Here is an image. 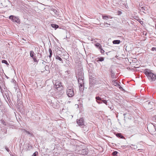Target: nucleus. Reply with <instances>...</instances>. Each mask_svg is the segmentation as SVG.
<instances>
[{"label": "nucleus", "mask_w": 156, "mask_h": 156, "mask_svg": "<svg viewBox=\"0 0 156 156\" xmlns=\"http://www.w3.org/2000/svg\"><path fill=\"white\" fill-rule=\"evenodd\" d=\"M127 115V113H124V114H123V115H124V119H125V118H126V115Z\"/></svg>", "instance_id": "41"}, {"label": "nucleus", "mask_w": 156, "mask_h": 156, "mask_svg": "<svg viewBox=\"0 0 156 156\" xmlns=\"http://www.w3.org/2000/svg\"><path fill=\"white\" fill-rule=\"evenodd\" d=\"M140 9L141 10H142V12H144V11L145 10V9H144V8L143 7H141Z\"/></svg>", "instance_id": "36"}, {"label": "nucleus", "mask_w": 156, "mask_h": 156, "mask_svg": "<svg viewBox=\"0 0 156 156\" xmlns=\"http://www.w3.org/2000/svg\"><path fill=\"white\" fill-rule=\"evenodd\" d=\"M30 56L32 58H34L35 55V54L34 53V51H31L30 52Z\"/></svg>", "instance_id": "16"}, {"label": "nucleus", "mask_w": 156, "mask_h": 156, "mask_svg": "<svg viewBox=\"0 0 156 156\" xmlns=\"http://www.w3.org/2000/svg\"><path fill=\"white\" fill-rule=\"evenodd\" d=\"M9 19L11 20L13 22H16L18 24L20 23V20L17 17L13 15H11L9 17Z\"/></svg>", "instance_id": "7"}, {"label": "nucleus", "mask_w": 156, "mask_h": 156, "mask_svg": "<svg viewBox=\"0 0 156 156\" xmlns=\"http://www.w3.org/2000/svg\"><path fill=\"white\" fill-rule=\"evenodd\" d=\"M38 152L36 151L33 154L32 156H37L38 155Z\"/></svg>", "instance_id": "32"}, {"label": "nucleus", "mask_w": 156, "mask_h": 156, "mask_svg": "<svg viewBox=\"0 0 156 156\" xmlns=\"http://www.w3.org/2000/svg\"><path fill=\"white\" fill-rule=\"evenodd\" d=\"M155 119L156 121V116H155Z\"/></svg>", "instance_id": "47"}, {"label": "nucleus", "mask_w": 156, "mask_h": 156, "mask_svg": "<svg viewBox=\"0 0 156 156\" xmlns=\"http://www.w3.org/2000/svg\"><path fill=\"white\" fill-rule=\"evenodd\" d=\"M102 98H103L102 97V95H101V97H99V96L96 97H95V99H96V101H101L102 100Z\"/></svg>", "instance_id": "14"}, {"label": "nucleus", "mask_w": 156, "mask_h": 156, "mask_svg": "<svg viewBox=\"0 0 156 156\" xmlns=\"http://www.w3.org/2000/svg\"><path fill=\"white\" fill-rule=\"evenodd\" d=\"M130 147L133 149H136L137 148V146L136 145L131 144Z\"/></svg>", "instance_id": "23"}, {"label": "nucleus", "mask_w": 156, "mask_h": 156, "mask_svg": "<svg viewBox=\"0 0 156 156\" xmlns=\"http://www.w3.org/2000/svg\"><path fill=\"white\" fill-rule=\"evenodd\" d=\"M6 78H7V79L9 78V77H8L7 76H6Z\"/></svg>", "instance_id": "45"}, {"label": "nucleus", "mask_w": 156, "mask_h": 156, "mask_svg": "<svg viewBox=\"0 0 156 156\" xmlns=\"http://www.w3.org/2000/svg\"><path fill=\"white\" fill-rule=\"evenodd\" d=\"M97 101V102L98 104H101L102 103V101L101 102V101Z\"/></svg>", "instance_id": "40"}, {"label": "nucleus", "mask_w": 156, "mask_h": 156, "mask_svg": "<svg viewBox=\"0 0 156 156\" xmlns=\"http://www.w3.org/2000/svg\"><path fill=\"white\" fill-rule=\"evenodd\" d=\"M48 102L51 106L54 108H58L59 107V104L57 103V100L55 98H53V100L48 99Z\"/></svg>", "instance_id": "3"}, {"label": "nucleus", "mask_w": 156, "mask_h": 156, "mask_svg": "<svg viewBox=\"0 0 156 156\" xmlns=\"http://www.w3.org/2000/svg\"><path fill=\"white\" fill-rule=\"evenodd\" d=\"M23 132H25L27 133L28 134L30 135V136H32L33 135V134L32 133H30L29 132L26 130L25 129H23Z\"/></svg>", "instance_id": "25"}, {"label": "nucleus", "mask_w": 156, "mask_h": 156, "mask_svg": "<svg viewBox=\"0 0 156 156\" xmlns=\"http://www.w3.org/2000/svg\"><path fill=\"white\" fill-rule=\"evenodd\" d=\"M99 49L101 54H103L104 53L105 51L103 49L102 47H101V48H99Z\"/></svg>", "instance_id": "27"}, {"label": "nucleus", "mask_w": 156, "mask_h": 156, "mask_svg": "<svg viewBox=\"0 0 156 156\" xmlns=\"http://www.w3.org/2000/svg\"><path fill=\"white\" fill-rule=\"evenodd\" d=\"M55 58L57 60H59L62 63H63V61L62 60V59L59 56L57 55L55 57Z\"/></svg>", "instance_id": "20"}, {"label": "nucleus", "mask_w": 156, "mask_h": 156, "mask_svg": "<svg viewBox=\"0 0 156 156\" xmlns=\"http://www.w3.org/2000/svg\"><path fill=\"white\" fill-rule=\"evenodd\" d=\"M77 73V74L76 76V77L77 78H84L83 73L82 72V70L81 69H80L79 70H78Z\"/></svg>", "instance_id": "9"}, {"label": "nucleus", "mask_w": 156, "mask_h": 156, "mask_svg": "<svg viewBox=\"0 0 156 156\" xmlns=\"http://www.w3.org/2000/svg\"><path fill=\"white\" fill-rule=\"evenodd\" d=\"M150 102H149V104H150Z\"/></svg>", "instance_id": "48"}, {"label": "nucleus", "mask_w": 156, "mask_h": 156, "mask_svg": "<svg viewBox=\"0 0 156 156\" xmlns=\"http://www.w3.org/2000/svg\"><path fill=\"white\" fill-rule=\"evenodd\" d=\"M102 98H103L102 97V95H101V97H99V96L96 97H95V99H96V101H101L102 100Z\"/></svg>", "instance_id": "13"}, {"label": "nucleus", "mask_w": 156, "mask_h": 156, "mask_svg": "<svg viewBox=\"0 0 156 156\" xmlns=\"http://www.w3.org/2000/svg\"><path fill=\"white\" fill-rule=\"evenodd\" d=\"M147 129L148 131L151 133H153L156 131L155 127L152 124H149L147 126Z\"/></svg>", "instance_id": "6"}, {"label": "nucleus", "mask_w": 156, "mask_h": 156, "mask_svg": "<svg viewBox=\"0 0 156 156\" xmlns=\"http://www.w3.org/2000/svg\"><path fill=\"white\" fill-rule=\"evenodd\" d=\"M111 77L112 78H114V77H115L114 73V72H113L112 71H111Z\"/></svg>", "instance_id": "26"}, {"label": "nucleus", "mask_w": 156, "mask_h": 156, "mask_svg": "<svg viewBox=\"0 0 156 156\" xmlns=\"http://www.w3.org/2000/svg\"><path fill=\"white\" fill-rule=\"evenodd\" d=\"M144 73L151 82L154 81L156 80V75L152 73L150 69H145L144 70Z\"/></svg>", "instance_id": "2"}, {"label": "nucleus", "mask_w": 156, "mask_h": 156, "mask_svg": "<svg viewBox=\"0 0 156 156\" xmlns=\"http://www.w3.org/2000/svg\"><path fill=\"white\" fill-rule=\"evenodd\" d=\"M104 58L103 57H98L96 58V61L97 62H102L104 61Z\"/></svg>", "instance_id": "15"}, {"label": "nucleus", "mask_w": 156, "mask_h": 156, "mask_svg": "<svg viewBox=\"0 0 156 156\" xmlns=\"http://www.w3.org/2000/svg\"><path fill=\"white\" fill-rule=\"evenodd\" d=\"M1 92L3 95V96L5 99L6 101V98L9 101V98L8 94V91L9 90L7 88H1Z\"/></svg>", "instance_id": "5"}, {"label": "nucleus", "mask_w": 156, "mask_h": 156, "mask_svg": "<svg viewBox=\"0 0 156 156\" xmlns=\"http://www.w3.org/2000/svg\"><path fill=\"white\" fill-rule=\"evenodd\" d=\"M1 121L3 124L5 125H6V123L3 120H1Z\"/></svg>", "instance_id": "34"}, {"label": "nucleus", "mask_w": 156, "mask_h": 156, "mask_svg": "<svg viewBox=\"0 0 156 156\" xmlns=\"http://www.w3.org/2000/svg\"><path fill=\"white\" fill-rule=\"evenodd\" d=\"M34 62H37V63L38 62V61H37V60L36 59V58H35V57H34V58H32Z\"/></svg>", "instance_id": "35"}, {"label": "nucleus", "mask_w": 156, "mask_h": 156, "mask_svg": "<svg viewBox=\"0 0 156 156\" xmlns=\"http://www.w3.org/2000/svg\"><path fill=\"white\" fill-rule=\"evenodd\" d=\"M102 18L104 20H107L108 18V16H102Z\"/></svg>", "instance_id": "30"}, {"label": "nucleus", "mask_w": 156, "mask_h": 156, "mask_svg": "<svg viewBox=\"0 0 156 156\" xmlns=\"http://www.w3.org/2000/svg\"><path fill=\"white\" fill-rule=\"evenodd\" d=\"M151 50L152 51H156V48L155 47H153L152 48Z\"/></svg>", "instance_id": "38"}, {"label": "nucleus", "mask_w": 156, "mask_h": 156, "mask_svg": "<svg viewBox=\"0 0 156 156\" xmlns=\"http://www.w3.org/2000/svg\"><path fill=\"white\" fill-rule=\"evenodd\" d=\"M59 51L61 52V51L60 50H59Z\"/></svg>", "instance_id": "49"}, {"label": "nucleus", "mask_w": 156, "mask_h": 156, "mask_svg": "<svg viewBox=\"0 0 156 156\" xmlns=\"http://www.w3.org/2000/svg\"><path fill=\"white\" fill-rule=\"evenodd\" d=\"M112 83L113 84H114L115 86H120L119 83L116 81V80H113L112 81Z\"/></svg>", "instance_id": "24"}, {"label": "nucleus", "mask_w": 156, "mask_h": 156, "mask_svg": "<svg viewBox=\"0 0 156 156\" xmlns=\"http://www.w3.org/2000/svg\"><path fill=\"white\" fill-rule=\"evenodd\" d=\"M66 93L69 97H72L74 95V91L73 86H69L67 88Z\"/></svg>", "instance_id": "4"}, {"label": "nucleus", "mask_w": 156, "mask_h": 156, "mask_svg": "<svg viewBox=\"0 0 156 156\" xmlns=\"http://www.w3.org/2000/svg\"><path fill=\"white\" fill-rule=\"evenodd\" d=\"M76 122L79 126L81 127H82L85 125L84 119L83 118L77 119L76 120Z\"/></svg>", "instance_id": "8"}, {"label": "nucleus", "mask_w": 156, "mask_h": 156, "mask_svg": "<svg viewBox=\"0 0 156 156\" xmlns=\"http://www.w3.org/2000/svg\"><path fill=\"white\" fill-rule=\"evenodd\" d=\"M102 101L106 105H108V104H107V101L106 100H102Z\"/></svg>", "instance_id": "31"}, {"label": "nucleus", "mask_w": 156, "mask_h": 156, "mask_svg": "<svg viewBox=\"0 0 156 156\" xmlns=\"http://www.w3.org/2000/svg\"><path fill=\"white\" fill-rule=\"evenodd\" d=\"M51 56H52L51 55H50L48 56L49 58H50L51 57Z\"/></svg>", "instance_id": "44"}, {"label": "nucleus", "mask_w": 156, "mask_h": 156, "mask_svg": "<svg viewBox=\"0 0 156 156\" xmlns=\"http://www.w3.org/2000/svg\"><path fill=\"white\" fill-rule=\"evenodd\" d=\"M121 41L119 40H115L112 41L113 43L114 44H118Z\"/></svg>", "instance_id": "17"}, {"label": "nucleus", "mask_w": 156, "mask_h": 156, "mask_svg": "<svg viewBox=\"0 0 156 156\" xmlns=\"http://www.w3.org/2000/svg\"><path fill=\"white\" fill-rule=\"evenodd\" d=\"M51 26L52 27L55 28V30L58 28L59 27V26L58 25L54 24H51Z\"/></svg>", "instance_id": "19"}, {"label": "nucleus", "mask_w": 156, "mask_h": 156, "mask_svg": "<svg viewBox=\"0 0 156 156\" xmlns=\"http://www.w3.org/2000/svg\"><path fill=\"white\" fill-rule=\"evenodd\" d=\"M84 78H78V83L80 84V87H82L83 84V80Z\"/></svg>", "instance_id": "11"}, {"label": "nucleus", "mask_w": 156, "mask_h": 156, "mask_svg": "<svg viewBox=\"0 0 156 156\" xmlns=\"http://www.w3.org/2000/svg\"><path fill=\"white\" fill-rule=\"evenodd\" d=\"M108 107L112 110L113 109V106H111V107L110 106H108Z\"/></svg>", "instance_id": "39"}, {"label": "nucleus", "mask_w": 156, "mask_h": 156, "mask_svg": "<svg viewBox=\"0 0 156 156\" xmlns=\"http://www.w3.org/2000/svg\"><path fill=\"white\" fill-rule=\"evenodd\" d=\"M2 63H4L6 65H9V64L7 62L6 60H2Z\"/></svg>", "instance_id": "28"}, {"label": "nucleus", "mask_w": 156, "mask_h": 156, "mask_svg": "<svg viewBox=\"0 0 156 156\" xmlns=\"http://www.w3.org/2000/svg\"><path fill=\"white\" fill-rule=\"evenodd\" d=\"M116 136L119 138L122 139H123L124 138V137L120 133H117L116 134Z\"/></svg>", "instance_id": "18"}, {"label": "nucleus", "mask_w": 156, "mask_h": 156, "mask_svg": "<svg viewBox=\"0 0 156 156\" xmlns=\"http://www.w3.org/2000/svg\"><path fill=\"white\" fill-rule=\"evenodd\" d=\"M74 147H76V151L79 154L83 155H87L88 153V150L84 146L81 145L80 146H73Z\"/></svg>", "instance_id": "1"}, {"label": "nucleus", "mask_w": 156, "mask_h": 156, "mask_svg": "<svg viewBox=\"0 0 156 156\" xmlns=\"http://www.w3.org/2000/svg\"><path fill=\"white\" fill-rule=\"evenodd\" d=\"M107 24V25H108L109 26H110L111 25V24H109V23H105V22L104 23V25L106 26H107V27H108V26H106V25Z\"/></svg>", "instance_id": "37"}, {"label": "nucleus", "mask_w": 156, "mask_h": 156, "mask_svg": "<svg viewBox=\"0 0 156 156\" xmlns=\"http://www.w3.org/2000/svg\"><path fill=\"white\" fill-rule=\"evenodd\" d=\"M51 10L54 13V15L55 16L59 17V12L56 9H51Z\"/></svg>", "instance_id": "12"}, {"label": "nucleus", "mask_w": 156, "mask_h": 156, "mask_svg": "<svg viewBox=\"0 0 156 156\" xmlns=\"http://www.w3.org/2000/svg\"><path fill=\"white\" fill-rule=\"evenodd\" d=\"M82 128H83V130L84 131H87L88 130V127L85 125Z\"/></svg>", "instance_id": "21"}, {"label": "nucleus", "mask_w": 156, "mask_h": 156, "mask_svg": "<svg viewBox=\"0 0 156 156\" xmlns=\"http://www.w3.org/2000/svg\"><path fill=\"white\" fill-rule=\"evenodd\" d=\"M49 54H50L49 55H52V51L51 48H49Z\"/></svg>", "instance_id": "33"}, {"label": "nucleus", "mask_w": 156, "mask_h": 156, "mask_svg": "<svg viewBox=\"0 0 156 156\" xmlns=\"http://www.w3.org/2000/svg\"><path fill=\"white\" fill-rule=\"evenodd\" d=\"M65 73H66V75H68V74H69V72H68V71H66V72H65Z\"/></svg>", "instance_id": "42"}, {"label": "nucleus", "mask_w": 156, "mask_h": 156, "mask_svg": "<svg viewBox=\"0 0 156 156\" xmlns=\"http://www.w3.org/2000/svg\"><path fill=\"white\" fill-rule=\"evenodd\" d=\"M120 89H121V88H122V87H119Z\"/></svg>", "instance_id": "46"}, {"label": "nucleus", "mask_w": 156, "mask_h": 156, "mask_svg": "<svg viewBox=\"0 0 156 156\" xmlns=\"http://www.w3.org/2000/svg\"><path fill=\"white\" fill-rule=\"evenodd\" d=\"M118 153V152L116 151H115L112 153V155L114 156H117V154Z\"/></svg>", "instance_id": "29"}, {"label": "nucleus", "mask_w": 156, "mask_h": 156, "mask_svg": "<svg viewBox=\"0 0 156 156\" xmlns=\"http://www.w3.org/2000/svg\"><path fill=\"white\" fill-rule=\"evenodd\" d=\"M5 149L8 152H9V149L8 148H6Z\"/></svg>", "instance_id": "43"}, {"label": "nucleus", "mask_w": 156, "mask_h": 156, "mask_svg": "<svg viewBox=\"0 0 156 156\" xmlns=\"http://www.w3.org/2000/svg\"><path fill=\"white\" fill-rule=\"evenodd\" d=\"M95 46L97 48H98L99 49L100 48H101V47H102L100 43H98L95 44Z\"/></svg>", "instance_id": "22"}, {"label": "nucleus", "mask_w": 156, "mask_h": 156, "mask_svg": "<svg viewBox=\"0 0 156 156\" xmlns=\"http://www.w3.org/2000/svg\"><path fill=\"white\" fill-rule=\"evenodd\" d=\"M53 83L54 85V87L55 88L58 89L62 86L61 82L58 80H56Z\"/></svg>", "instance_id": "10"}]
</instances>
